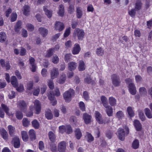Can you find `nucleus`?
<instances>
[{
  "instance_id": "nucleus-1",
  "label": "nucleus",
  "mask_w": 152,
  "mask_h": 152,
  "mask_svg": "<svg viewBox=\"0 0 152 152\" xmlns=\"http://www.w3.org/2000/svg\"><path fill=\"white\" fill-rule=\"evenodd\" d=\"M85 33L83 30L79 28H76L73 33V37L74 38L77 37L79 40H82L84 37Z\"/></svg>"
},
{
  "instance_id": "nucleus-2",
  "label": "nucleus",
  "mask_w": 152,
  "mask_h": 152,
  "mask_svg": "<svg viewBox=\"0 0 152 152\" xmlns=\"http://www.w3.org/2000/svg\"><path fill=\"white\" fill-rule=\"evenodd\" d=\"M73 89H70L66 91L63 94V97L66 102H69L71 100L72 94L74 93Z\"/></svg>"
},
{
  "instance_id": "nucleus-3",
  "label": "nucleus",
  "mask_w": 152,
  "mask_h": 152,
  "mask_svg": "<svg viewBox=\"0 0 152 152\" xmlns=\"http://www.w3.org/2000/svg\"><path fill=\"white\" fill-rule=\"evenodd\" d=\"M112 83L115 87H118L120 86L121 83L119 76L116 74H114L111 76Z\"/></svg>"
},
{
  "instance_id": "nucleus-4",
  "label": "nucleus",
  "mask_w": 152,
  "mask_h": 152,
  "mask_svg": "<svg viewBox=\"0 0 152 152\" xmlns=\"http://www.w3.org/2000/svg\"><path fill=\"white\" fill-rule=\"evenodd\" d=\"M34 107L35 110V113L37 114L40 113L41 109V104L40 102L38 100H35Z\"/></svg>"
},
{
  "instance_id": "nucleus-5",
  "label": "nucleus",
  "mask_w": 152,
  "mask_h": 152,
  "mask_svg": "<svg viewBox=\"0 0 152 152\" xmlns=\"http://www.w3.org/2000/svg\"><path fill=\"white\" fill-rule=\"evenodd\" d=\"M95 116L96 121L100 124H102L105 122H104L101 114L98 111H96L95 113Z\"/></svg>"
},
{
  "instance_id": "nucleus-6",
  "label": "nucleus",
  "mask_w": 152,
  "mask_h": 152,
  "mask_svg": "<svg viewBox=\"0 0 152 152\" xmlns=\"http://www.w3.org/2000/svg\"><path fill=\"white\" fill-rule=\"evenodd\" d=\"M12 143L15 148H19L20 146V140L19 138L17 136L14 137L12 140Z\"/></svg>"
},
{
  "instance_id": "nucleus-7",
  "label": "nucleus",
  "mask_w": 152,
  "mask_h": 152,
  "mask_svg": "<svg viewBox=\"0 0 152 152\" xmlns=\"http://www.w3.org/2000/svg\"><path fill=\"white\" fill-rule=\"evenodd\" d=\"M0 63L2 67H5L6 70L10 69L11 66L9 61H6L5 62L4 59H1L0 60Z\"/></svg>"
},
{
  "instance_id": "nucleus-8",
  "label": "nucleus",
  "mask_w": 152,
  "mask_h": 152,
  "mask_svg": "<svg viewBox=\"0 0 152 152\" xmlns=\"http://www.w3.org/2000/svg\"><path fill=\"white\" fill-rule=\"evenodd\" d=\"M133 125L137 131H140L142 129V125L140 121L137 119H135L133 122Z\"/></svg>"
},
{
  "instance_id": "nucleus-9",
  "label": "nucleus",
  "mask_w": 152,
  "mask_h": 152,
  "mask_svg": "<svg viewBox=\"0 0 152 152\" xmlns=\"http://www.w3.org/2000/svg\"><path fill=\"white\" fill-rule=\"evenodd\" d=\"M118 133L119 139L122 141L124 140L125 138V132L122 128H119L118 130Z\"/></svg>"
},
{
  "instance_id": "nucleus-10",
  "label": "nucleus",
  "mask_w": 152,
  "mask_h": 152,
  "mask_svg": "<svg viewBox=\"0 0 152 152\" xmlns=\"http://www.w3.org/2000/svg\"><path fill=\"white\" fill-rule=\"evenodd\" d=\"M81 50L80 45L77 43H75L72 50V54L73 55L78 54Z\"/></svg>"
},
{
  "instance_id": "nucleus-11",
  "label": "nucleus",
  "mask_w": 152,
  "mask_h": 152,
  "mask_svg": "<svg viewBox=\"0 0 152 152\" xmlns=\"http://www.w3.org/2000/svg\"><path fill=\"white\" fill-rule=\"evenodd\" d=\"M128 87L129 92L131 94L134 95L136 94L137 92L136 88L133 83H129Z\"/></svg>"
},
{
  "instance_id": "nucleus-12",
  "label": "nucleus",
  "mask_w": 152,
  "mask_h": 152,
  "mask_svg": "<svg viewBox=\"0 0 152 152\" xmlns=\"http://www.w3.org/2000/svg\"><path fill=\"white\" fill-rule=\"evenodd\" d=\"M55 28L56 30H58L59 31H61L64 29V26L63 23L59 21H56L55 23Z\"/></svg>"
},
{
  "instance_id": "nucleus-13",
  "label": "nucleus",
  "mask_w": 152,
  "mask_h": 152,
  "mask_svg": "<svg viewBox=\"0 0 152 152\" xmlns=\"http://www.w3.org/2000/svg\"><path fill=\"white\" fill-rule=\"evenodd\" d=\"M18 106L22 111L26 110L27 106L25 102L23 100H20L18 102Z\"/></svg>"
},
{
  "instance_id": "nucleus-14",
  "label": "nucleus",
  "mask_w": 152,
  "mask_h": 152,
  "mask_svg": "<svg viewBox=\"0 0 152 152\" xmlns=\"http://www.w3.org/2000/svg\"><path fill=\"white\" fill-rule=\"evenodd\" d=\"M66 143L64 141L61 142L58 145V150L59 152H64L66 149Z\"/></svg>"
},
{
  "instance_id": "nucleus-15",
  "label": "nucleus",
  "mask_w": 152,
  "mask_h": 152,
  "mask_svg": "<svg viewBox=\"0 0 152 152\" xmlns=\"http://www.w3.org/2000/svg\"><path fill=\"white\" fill-rule=\"evenodd\" d=\"M91 116L86 113L83 114V118L86 124H88L91 121Z\"/></svg>"
},
{
  "instance_id": "nucleus-16",
  "label": "nucleus",
  "mask_w": 152,
  "mask_h": 152,
  "mask_svg": "<svg viewBox=\"0 0 152 152\" xmlns=\"http://www.w3.org/2000/svg\"><path fill=\"white\" fill-rule=\"evenodd\" d=\"M59 75L58 69L56 68H54L51 70V78L52 80L54 79L57 77Z\"/></svg>"
},
{
  "instance_id": "nucleus-17",
  "label": "nucleus",
  "mask_w": 152,
  "mask_h": 152,
  "mask_svg": "<svg viewBox=\"0 0 152 152\" xmlns=\"http://www.w3.org/2000/svg\"><path fill=\"white\" fill-rule=\"evenodd\" d=\"M35 60L34 58L31 57L29 59V62L31 66V71L33 72H35L36 71V66L34 63Z\"/></svg>"
},
{
  "instance_id": "nucleus-18",
  "label": "nucleus",
  "mask_w": 152,
  "mask_h": 152,
  "mask_svg": "<svg viewBox=\"0 0 152 152\" xmlns=\"http://www.w3.org/2000/svg\"><path fill=\"white\" fill-rule=\"evenodd\" d=\"M77 64L74 62L71 61L68 64V69L70 71H72L75 69L77 67Z\"/></svg>"
},
{
  "instance_id": "nucleus-19",
  "label": "nucleus",
  "mask_w": 152,
  "mask_h": 152,
  "mask_svg": "<svg viewBox=\"0 0 152 152\" xmlns=\"http://www.w3.org/2000/svg\"><path fill=\"white\" fill-rule=\"evenodd\" d=\"M104 107L106 108V111L107 115L109 117L112 116L113 113L112 107L108 105Z\"/></svg>"
},
{
  "instance_id": "nucleus-20",
  "label": "nucleus",
  "mask_w": 152,
  "mask_h": 152,
  "mask_svg": "<svg viewBox=\"0 0 152 152\" xmlns=\"http://www.w3.org/2000/svg\"><path fill=\"white\" fill-rule=\"evenodd\" d=\"M7 128L10 136L13 137L15 134V127L11 125H9L8 126Z\"/></svg>"
},
{
  "instance_id": "nucleus-21",
  "label": "nucleus",
  "mask_w": 152,
  "mask_h": 152,
  "mask_svg": "<svg viewBox=\"0 0 152 152\" xmlns=\"http://www.w3.org/2000/svg\"><path fill=\"white\" fill-rule=\"evenodd\" d=\"M142 4L141 0H137L135 3L134 9L137 11L140 10L142 7Z\"/></svg>"
},
{
  "instance_id": "nucleus-22",
  "label": "nucleus",
  "mask_w": 152,
  "mask_h": 152,
  "mask_svg": "<svg viewBox=\"0 0 152 152\" xmlns=\"http://www.w3.org/2000/svg\"><path fill=\"white\" fill-rule=\"evenodd\" d=\"M45 115L48 120H51L53 117V113L49 109H48L46 111Z\"/></svg>"
},
{
  "instance_id": "nucleus-23",
  "label": "nucleus",
  "mask_w": 152,
  "mask_h": 152,
  "mask_svg": "<svg viewBox=\"0 0 152 152\" xmlns=\"http://www.w3.org/2000/svg\"><path fill=\"white\" fill-rule=\"evenodd\" d=\"M58 9V14L60 16L63 17L64 14V5L62 4L60 5Z\"/></svg>"
},
{
  "instance_id": "nucleus-24",
  "label": "nucleus",
  "mask_w": 152,
  "mask_h": 152,
  "mask_svg": "<svg viewBox=\"0 0 152 152\" xmlns=\"http://www.w3.org/2000/svg\"><path fill=\"white\" fill-rule=\"evenodd\" d=\"M29 135L30 140L33 141L36 139V134L34 129H31L29 130Z\"/></svg>"
},
{
  "instance_id": "nucleus-25",
  "label": "nucleus",
  "mask_w": 152,
  "mask_h": 152,
  "mask_svg": "<svg viewBox=\"0 0 152 152\" xmlns=\"http://www.w3.org/2000/svg\"><path fill=\"white\" fill-rule=\"evenodd\" d=\"M39 31L43 37H46L48 34V30L43 27L39 28Z\"/></svg>"
},
{
  "instance_id": "nucleus-26",
  "label": "nucleus",
  "mask_w": 152,
  "mask_h": 152,
  "mask_svg": "<svg viewBox=\"0 0 152 152\" xmlns=\"http://www.w3.org/2000/svg\"><path fill=\"white\" fill-rule=\"evenodd\" d=\"M78 69L79 71H82L85 69V65L84 61L82 60H80L79 64Z\"/></svg>"
},
{
  "instance_id": "nucleus-27",
  "label": "nucleus",
  "mask_w": 152,
  "mask_h": 152,
  "mask_svg": "<svg viewBox=\"0 0 152 152\" xmlns=\"http://www.w3.org/2000/svg\"><path fill=\"white\" fill-rule=\"evenodd\" d=\"M11 83L14 87H16L18 86V83L17 81L16 77L13 76L11 77Z\"/></svg>"
},
{
  "instance_id": "nucleus-28",
  "label": "nucleus",
  "mask_w": 152,
  "mask_h": 152,
  "mask_svg": "<svg viewBox=\"0 0 152 152\" xmlns=\"http://www.w3.org/2000/svg\"><path fill=\"white\" fill-rule=\"evenodd\" d=\"M43 9L45 14L47 16V17L49 18H50L52 16V11L48 10L47 7L45 6L43 7Z\"/></svg>"
},
{
  "instance_id": "nucleus-29",
  "label": "nucleus",
  "mask_w": 152,
  "mask_h": 152,
  "mask_svg": "<svg viewBox=\"0 0 152 152\" xmlns=\"http://www.w3.org/2000/svg\"><path fill=\"white\" fill-rule=\"evenodd\" d=\"M21 134L23 141L25 142L28 141V137L27 132L25 131H22Z\"/></svg>"
},
{
  "instance_id": "nucleus-30",
  "label": "nucleus",
  "mask_w": 152,
  "mask_h": 152,
  "mask_svg": "<svg viewBox=\"0 0 152 152\" xmlns=\"http://www.w3.org/2000/svg\"><path fill=\"white\" fill-rule=\"evenodd\" d=\"M139 93L141 96H145L146 95L147 91L146 88L144 87H141L139 89Z\"/></svg>"
},
{
  "instance_id": "nucleus-31",
  "label": "nucleus",
  "mask_w": 152,
  "mask_h": 152,
  "mask_svg": "<svg viewBox=\"0 0 152 152\" xmlns=\"http://www.w3.org/2000/svg\"><path fill=\"white\" fill-rule=\"evenodd\" d=\"M83 15V12L81 8L79 7L76 8V17L77 18L80 19Z\"/></svg>"
},
{
  "instance_id": "nucleus-32",
  "label": "nucleus",
  "mask_w": 152,
  "mask_h": 152,
  "mask_svg": "<svg viewBox=\"0 0 152 152\" xmlns=\"http://www.w3.org/2000/svg\"><path fill=\"white\" fill-rule=\"evenodd\" d=\"M127 112L130 118L133 117L135 115V113L131 107H128L127 108Z\"/></svg>"
},
{
  "instance_id": "nucleus-33",
  "label": "nucleus",
  "mask_w": 152,
  "mask_h": 152,
  "mask_svg": "<svg viewBox=\"0 0 152 152\" xmlns=\"http://www.w3.org/2000/svg\"><path fill=\"white\" fill-rule=\"evenodd\" d=\"M48 137L50 141L52 142H54L55 140L56 136L53 132L50 131L48 133Z\"/></svg>"
},
{
  "instance_id": "nucleus-34",
  "label": "nucleus",
  "mask_w": 152,
  "mask_h": 152,
  "mask_svg": "<svg viewBox=\"0 0 152 152\" xmlns=\"http://www.w3.org/2000/svg\"><path fill=\"white\" fill-rule=\"evenodd\" d=\"M7 38L6 35L5 33L3 31L0 33V42L1 43L4 42Z\"/></svg>"
},
{
  "instance_id": "nucleus-35",
  "label": "nucleus",
  "mask_w": 152,
  "mask_h": 152,
  "mask_svg": "<svg viewBox=\"0 0 152 152\" xmlns=\"http://www.w3.org/2000/svg\"><path fill=\"white\" fill-rule=\"evenodd\" d=\"M109 102L110 104L112 106H114L116 104V100L113 96L109 98Z\"/></svg>"
},
{
  "instance_id": "nucleus-36",
  "label": "nucleus",
  "mask_w": 152,
  "mask_h": 152,
  "mask_svg": "<svg viewBox=\"0 0 152 152\" xmlns=\"http://www.w3.org/2000/svg\"><path fill=\"white\" fill-rule=\"evenodd\" d=\"M75 136L76 139L79 140L82 136V134L80 130L79 129H76L75 131Z\"/></svg>"
},
{
  "instance_id": "nucleus-37",
  "label": "nucleus",
  "mask_w": 152,
  "mask_h": 152,
  "mask_svg": "<svg viewBox=\"0 0 152 152\" xmlns=\"http://www.w3.org/2000/svg\"><path fill=\"white\" fill-rule=\"evenodd\" d=\"M23 14L26 16H28L30 12V7L28 5H25L23 7Z\"/></svg>"
},
{
  "instance_id": "nucleus-38",
  "label": "nucleus",
  "mask_w": 152,
  "mask_h": 152,
  "mask_svg": "<svg viewBox=\"0 0 152 152\" xmlns=\"http://www.w3.org/2000/svg\"><path fill=\"white\" fill-rule=\"evenodd\" d=\"M139 146V142L137 139L135 140L133 142L132 144V147L134 149L138 148Z\"/></svg>"
},
{
  "instance_id": "nucleus-39",
  "label": "nucleus",
  "mask_w": 152,
  "mask_h": 152,
  "mask_svg": "<svg viewBox=\"0 0 152 152\" xmlns=\"http://www.w3.org/2000/svg\"><path fill=\"white\" fill-rule=\"evenodd\" d=\"M32 125L33 127L36 129H38L39 127V122L36 119H34L31 122Z\"/></svg>"
},
{
  "instance_id": "nucleus-40",
  "label": "nucleus",
  "mask_w": 152,
  "mask_h": 152,
  "mask_svg": "<svg viewBox=\"0 0 152 152\" xmlns=\"http://www.w3.org/2000/svg\"><path fill=\"white\" fill-rule=\"evenodd\" d=\"M55 50V48H50L47 51V53L46 56L48 58L51 57L53 54V52Z\"/></svg>"
},
{
  "instance_id": "nucleus-41",
  "label": "nucleus",
  "mask_w": 152,
  "mask_h": 152,
  "mask_svg": "<svg viewBox=\"0 0 152 152\" xmlns=\"http://www.w3.org/2000/svg\"><path fill=\"white\" fill-rule=\"evenodd\" d=\"M104 50L101 47L97 48L96 50V54L99 56H102L104 54Z\"/></svg>"
},
{
  "instance_id": "nucleus-42",
  "label": "nucleus",
  "mask_w": 152,
  "mask_h": 152,
  "mask_svg": "<svg viewBox=\"0 0 152 152\" xmlns=\"http://www.w3.org/2000/svg\"><path fill=\"white\" fill-rule=\"evenodd\" d=\"M101 100L104 107L108 105L107 98L104 96H102L101 97Z\"/></svg>"
},
{
  "instance_id": "nucleus-43",
  "label": "nucleus",
  "mask_w": 152,
  "mask_h": 152,
  "mask_svg": "<svg viewBox=\"0 0 152 152\" xmlns=\"http://www.w3.org/2000/svg\"><path fill=\"white\" fill-rule=\"evenodd\" d=\"M145 113L146 116L149 118H152V114L151 111L148 108H146L145 109Z\"/></svg>"
},
{
  "instance_id": "nucleus-44",
  "label": "nucleus",
  "mask_w": 152,
  "mask_h": 152,
  "mask_svg": "<svg viewBox=\"0 0 152 152\" xmlns=\"http://www.w3.org/2000/svg\"><path fill=\"white\" fill-rule=\"evenodd\" d=\"M66 79V76L65 74H62L61 75L60 79L58 80V83L60 84L64 83Z\"/></svg>"
},
{
  "instance_id": "nucleus-45",
  "label": "nucleus",
  "mask_w": 152,
  "mask_h": 152,
  "mask_svg": "<svg viewBox=\"0 0 152 152\" xmlns=\"http://www.w3.org/2000/svg\"><path fill=\"white\" fill-rule=\"evenodd\" d=\"M15 116L16 118L18 120L22 119L23 117V115L22 112L19 110L16 111Z\"/></svg>"
},
{
  "instance_id": "nucleus-46",
  "label": "nucleus",
  "mask_w": 152,
  "mask_h": 152,
  "mask_svg": "<svg viewBox=\"0 0 152 152\" xmlns=\"http://www.w3.org/2000/svg\"><path fill=\"white\" fill-rule=\"evenodd\" d=\"M87 134L86 136L87 137V141L89 142H93L94 140V137L92 134L88 132H87Z\"/></svg>"
},
{
  "instance_id": "nucleus-47",
  "label": "nucleus",
  "mask_w": 152,
  "mask_h": 152,
  "mask_svg": "<svg viewBox=\"0 0 152 152\" xmlns=\"http://www.w3.org/2000/svg\"><path fill=\"white\" fill-rule=\"evenodd\" d=\"M117 117L119 119H122L124 117V115L123 112L121 110L117 112L116 114Z\"/></svg>"
},
{
  "instance_id": "nucleus-48",
  "label": "nucleus",
  "mask_w": 152,
  "mask_h": 152,
  "mask_svg": "<svg viewBox=\"0 0 152 152\" xmlns=\"http://www.w3.org/2000/svg\"><path fill=\"white\" fill-rule=\"evenodd\" d=\"M21 22L20 21H19L16 23V26H15V31L18 32L20 30V29L21 28Z\"/></svg>"
},
{
  "instance_id": "nucleus-49",
  "label": "nucleus",
  "mask_w": 152,
  "mask_h": 152,
  "mask_svg": "<svg viewBox=\"0 0 152 152\" xmlns=\"http://www.w3.org/2000/svg\"><path fill=\"white\" fill-rule=\"evenodd\" d=\"M136 10L134 9H132L128 12L129 15L132 18H134L136 15Z\"/></svg>"
},
{
  "instance_id": "nucleus-50",
  "label": "nucleus",
  "mask_w": 152,
  "mask_h": 152,
  "mask_svg": "<svg viewBox=\"0 0 152 152\" xmlns=\"http://www.w3.org/2000/svg\"><path fill=\"white\" fill-rule=\"evenodd\" d=\"M79 106L80 110L82 111H86V107L84 103L82 101L80 102L79 103Z\"/></svg>"
},
{
  "instance_id": "nucleus-51",
  "label": "nucleus",
  "mask_w": 152,
  "mask_h": 152,
  "mask_svg": "<svg viewBox=\"0 0 152 152\" xmlns=\"http://www.w3.org/2000/svg\"><path fill=\"white\" fill-rule=\"evenodd\" d=\"M72 56L71 53H67L64 56V59L66 62H68L70 61Z\"/></svg>"
},
{
  "instance_id": "nucleus-52",
  "label": "nucleus",
  "mask_w": 152,
  "mask_h": 152,
  "mask_svg": "<svg viewBox=\"0 0 152 152\" xmlns=\"http://www.w3.org/2000/svg\"><path fill=\"white\" fill-rule=\"evenodd\" d=\"M23 125L25 127L28 126L30 124V121L27 118H24L22 121Z\"/></svg>"
},
{
  "instance_id": "nucleus-53",
  "label": "nucleus",
  "mask_w": 152,
  "mask_h": 152,
  "mask_svg": "<svg viewBox=\"0 0 152 152\" xmlns=\"http://www.w3.org/2000/svg\"><path fill=\"white\" fill-rule=\"evenodd\" d=\"M67 134H70L72 132V129L70 125H66V132Z\"/></svg>"
},
{
  "instance_id": "nucleus-54",
  "label": "nucleus",
  "mask_w": 152,
  "mask_h": 152,
  "mask_svg": "<svg viewBox=\"0 0 152 152\" xmlns=\"http://www.w3.org/2000/svg\"><path fill=\"white\" fill-rule=\"evenodd\" d=\"M74 5L70 4L68 8V12L71 14L74 12Z\"/></svg>"
},
{
  "instance_id": "nucleus-55",
  "label": "nucleus",
  "mask_w": 152,
  "mask_h": 152,
  "mask_svg": "<svg viewBox=\"0 0 152 152\" xmlns=\"http://www.w3.org/2000/svg\"><path fill=\"white\" fill-rule=\"evenodd\" d=\"M59 132L61 134H63L66 132V125H62L59 127Z\"/></svg>"
},
{
  "instance_id": "nucleus-56",
  "label": "nucleus",
  "mask_w": 152,
  "mask_h": 152,
  "mask_svg": "<svg viewBox=\"0 0 152 152\" xmlns=\"http://www.w3.org/2000/svg\"><path fill=\"white\" fill-rule=\"evenodd\" d=\"M1 106L2 109L4 110L7 114H8L9 112V108L7 105L4 104H1Z\"/></svg>"
},
{
  "instance_id": "nucleus-57",
  "label": "nucleus",
  "mask_w": 152,
  "mask_h": 152,
  "mask_svg": "<svg viewBox=\"0 0 152 152\" xmlns=\"http://www.w3.org/2000/svg\"><path fill=\"white\" fill-rule=\"evenodd\" d=\"M33 86V83L32 81L29 82L27 84V90L30 91L32 89Z\"/></svg>"
},
{
  "instance_id": "nucleus-58",
  "label": "nucleus",
  "mask_w": 152,
  "mask_h": 152,
  "mask_svg": "<svg viewBox=\"0 0 152 152\" xmlns=\"http://www.w3.org/2000/svg\"><path fill=\"white\" fill-rule=\"evenodd\" d=\"M70 27H69L66 30L64 34V37L65 38L68 37L70 33Z\"/></svg>"
},
{
  "instance_id": "nucleus-59",
  "label": "nucleus",
  "mask_w": 152,
  "mask_h": 152,
  "mask_svg": "<svg viewBox=\"0 0 152 152\" xmlns=\"http://www.w3.org/2000/svg\"><path fill=\"white\" fill-rule=\"evenodd\" d=\"M26 26L27 30L28 31H33L34 29V26L31 23L27 24L26 25Z\"/></svg>"
},
{
  "instance_id": "nucleus-60",
  "label": "nucleus",
  "mask_w": 152,
  "mask_h": 152,
  "mask_svg": "<svg viewBox=\"0 0 152 152\" xmlns=\"http://www.w3.org/2000/svg\"><path fill=\"white\" fill-rule=\"evenodd\" d=\"M50 147L51 150L53 152H56L57 151V148L56 145L53 142H52L51 144L50 145Z\"/></svg>"
},
{
  "instance_id": "nucleus-61",
  "label": "nucleus",
  "mask_w": 152,
  "mask_h": 152,
  "mask_svg": "<svg viewBox=\"0 0 152 152\" xmlns=\"http://www.w3.org/2000/svg\"><path fill=\"white\" fill-rule=\"evenodd\" d=\"M139 116L142 121H144L145 120L146 118L143 113L142 112H139Z\"/></svg>"
},
{
  "instance_id": "nucleus-62",
  "label": "nucleus",
  "mask_w": 152,
  "mask_h": 152,
  "mask_svg": "<svg viewBox=\"0 0 152 152\" xmlns=\"http://www.w3.org/2000/svg\"><path fill=\"white\" fill-rule=\"evenodd\" d=\"M40 92V89L39 87H38L34 89L33 92V94L34 96H38L39 95Z\"/></svg>"
},
{
  "instance_id": "nucleus-63",
  "label": "nucleus",
  "mask_w": 152,
  "mask_h": 152,
  "mask_svg": "<svg viewBox=\"0 0 152 152\" xmlns=\"http://www.w3.org/2000/svg\"><path fill=\"white\" fill-rule=\"evenodd\" d=\"M17 17V14L13 13L11 15V21L13 22L16 20Z\"/></svg>"
},
{
  "instance_id": "nucleus-64",
  "label": "nucleus",
  "mask_w": 152,
  "mask_h": 152,
  "mask_svg": "<svg viewBox=\"0 0 152 152\" xmlns=\"http://www.w3.org/2000/svg\"><path fill=\"white\" fill-rule=\"evenodd\" d=\"M93 81L90 76L89 77H86L84 80V82L88 84H89L92 83Z\"/></svg>"
}]
</instances>
